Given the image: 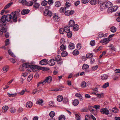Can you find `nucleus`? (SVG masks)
Returning a JSON list of instances; mask_svg holds the SVG:
<instances>
[{
  "label": "nucleus",
  "instance_id": "obj_54",
  "mask_svg": "<svg viewBox=\"0 0 120 120\" xmlns=\"http://www.w3.org/2000/svg\"><path fill=\"white\" fill-rule=\"evenodd\" d=\"M81 45L80 43H78L77 45V48L78 49L80 50L81 48Z\"/></svg>",
  "mask_w": 120,
  "mask_h": 120
},
{
  "label": "nucleus",
  "instance_id": "obj_52",
  "mask_svg": "<svg viewBox=\"0 0 120 120\" xmlns=\"http://www.w3.org/2000/svg\"><path fill=\"white\" fill-rule=\"evenodd\" d=\"M59 120H65V117L64 115H61L59 117Z\"/></svg>",
  "mask_w": 120,
  "mask_h": 120
},
{
  "label": "nucleus",
  "instance_id": "obj_49",
  "mask_svg": "<svg viewBox=\"0 0 120 120\" xmlns=\"http://www.w3.org/2000/svg\"><path fill=\"white\" fill-rule=\"evenodd\" d=\"M75 116L76 120H81L80 119L81 117L78 115L75 114Z\"/></svg>",
  "mask_w": 120,
  "mask_h": 120
},
{
  "label": "nucleus",
  "instance_id": "obj_35",
  "mask_svg": "<svg viewBox=\"0 0 120 120\" xmlns=\"http://www.w3.org/2000/svg\"><path fill=\"white\" fill-rule=\"evenodd\" d=\"M66 48V46L64 45L63 44H62V45L60 47V49L62 51L64 50Z\"/></svg>",
  "mask_w": 120,
  "mask_h": 120
},
{
  "label": "nucleus",
  "instance_id": "obj_63",
  "mask_svg": "<svg viewBox=\"0 0 120 120\" xmlns=\"http://www.w3.org/2000/svg\"><path fill=\"white\" fill-rule=\"evenodd\" d=\"M54 103L52 101H50L49 103V105L50 106L53 107L54 106Z\"/></svg>",
  "mask_w": 120,
  "mask_h": 120
},
{
  "label": "nucleus",
  "instance_id": "obj_48",
  "mask_svg": "<svg viewBox=\"0 0 120 120\" xmlns=\"http://www.w3.org/2000/svg\"><path fill=\"white\" fill-rule=\"evenodd\" d=\"M86 57L87 58H89L93 57V55L92 53H89L86 54Z\"/></svg>",
  "mask_w": 120,
  "mask_h": 120
},
{
  "label": "nucleus",
  "instance_id": "obj_9",
  "mask_svg": "<svg viewBox=\"0 0 120 120\" xmlns=\"http://www.w3.org/2000/svg\"><path fill=\"white\" fill-rule=\"evenodd\" d=\"M109 38H107L101 40L100 41V42L101 43H105V44H106L109 42Z\"/></svg>",
  "mask_w": 120,
  "mask_h": 120
},
{
  "label": "nucleus",
  "instance_id": "obj_1",
  "mask_svg": "<svg viewBox=\"0 0 120 120\" xmlns=\"http://www.w3.org/2000/svg\"><path fill=\"white\" fill-rule=\"evenodd\" d=\"M22 66L23 67L26 68V71H30L31 69H32L33 70L36 69H40L43 70H45V67H40L35 65H29V63L23 64H22Z\"/></svg>",
  "mask_w": 120,
  "mask_h": 120
},
{
  "label": "nucleus",
  "instance_id": "obj_38",
  "mask_svg": "<svg viewBox=\"0 0 120 120\" xmlns=\"http://www.w3.org/2000/svg\"><path fill=\"white\" fill-rule=\"evenodd\" d=\"M98 4H99L104 3L105 2L107 1L108 0H98Z\"/></svg>",
  "mask_w": 120,
  "mask_h": 120
},
{
  "label": "nucleus",
  "instance_id": "obj_23",
  "mask_svg": "<svg viewBox=\"0 0 120 120\" xmlns=\"http://www.w3.org/2000/svg\"><path fill=\"white\" fill-rule=\"evenodd\" d=\"M116 29L114 26H113L110 29V30L112 32L114 33L116 32Z\"/></svg>",
  "mask_w": 120,
  "mask_h": 120
},
{
  "label": "nucleus",
  "instance_id": "obj_24",
  "mask_svg": "<svg viewBox=\"0 0 120 120\" xmlns=\"http://www.w3.org/2000/svg\"><path fill=\"white\" fill-rule=\"evenodd\" d=\"M57 100L58 101L60 102L63 100V97L62 96L59 95L57 98Z\"/></svg>",
  "mask_w": 120,
  "mask_h": 120
},
{
  "label": "nucleus",
  "instance_id": "obj_58",
  "mask_svg": "<svg viewBox=\"0 0 120 120\" xmlns=\"http://www.w3.org/2000/svg\"><path fill=\"white\" fill-rule=\"evenodd\" d=\"M10 111L11 113H13L15 112V109L14 108H11L10 109Z\"/></svg>",
  "mask_w": 120,
  "mask_h": 120
},
{
  "label": "nucleus",
  "instance_id": "obj_60",
  "mask_svg": "<svg viewBox=\"0 0 120 120\" xmlns=\"http://www.w3.org/2000/svg\"><path fill=\"white\" fill-rule=\"evenodd\" d=\"M95 41L94 40L91 41L90 43V45L92 46L95 45Z\"/></svg>",
  "mask_w": 120,
  "mask_h": 120
},
{
  "label": "nucleus",
  "instance_id": "obj_16",
  "mask_svg": "<svg viewBox=\"0 0 120 120\" xmlns=\"http://www.w3.org/2000/svg\"><path fill=\"white\" fill-rule=\"evenodd\" d=\"M75 22L73 20H70L69 22V26L72 27L75 25Z\"/></svg>",
  "mask_w": 120,
  "mask_h": 120
},
{
  "label": "nucleus",
  "instance_id": "obj_19",
  "mask_svg": "<svg viewBox=\"0 0 120 120\" xmlns=\"http://www.w3.org/2000/svg\"><path fill=\"white\" fill-rule=\"evenodd\" d=\"M8 109V107L7 106H4L2 109V110L4 112H6Z\"/></svg>",
  "mask_w": 120,
  "mask_h": 120
},
{
  "label": "nucleus",
  "instance_id": "obj_50",
  "mask_svg": "<svg viewBox=\"0 0 120 120\" xmlns=\"http://www.w3.org/2000/svg\"><path fill=\"white\" fill-rule=\"evenodd\" d=\"M81 85L82 87L84 88L86 86V83L85 81L82 82L81 84Z\"/></svg>",
  "mask_w": 120,
  "mask_h": 120
},
{
  "label": "nucleus",
  "instance_id": "obj_5",
  "mask_svg": "<svg viewBox=\"0 0 120 120\" xmlns=\"http://www.w3.org/2000/svg\"><path fill=\"white\" fill-rule=\"evenodd\" d=\"M100 112L101 113L107 115L109 113L108 109L107 108H104L101 109Z\"/></svg>",
  "mask_w": 120,
  "mask_h": 120
},
{
  "label": "nucleus",
  "instance_id": "obj_7",
  "mask_svg": "<svg viewBox=\"0 0 120 120\" xmlns=\"http://www.w3.org/2000/svg\"><path fill=\"white\" fill-rule=\"evenodd\" d=\"M11 15H12V18L13 19V21L15 22H16L17 21V16L16 15V13L15 12H12L11 13Z\"/></svg>",
  "mask_w": 120,
  "mask_h": 120
},
{
  "label": "nucleus",
  "instance_id": "obj_4",
  "mask_svg": "<svg viewBox=\"0 0 120 120\" xmlns=\"http://www.w3.org/2000/svg\"><path fill=\"white\" fill-rule=\"evenodd\" d=\"M3 25L0 24V29L4 33L6 32L7 31L8 27L7 26H5L6 25V24H3Z\"/></svg>",
  "mask_w": 120,
  "mask_h": 120
},
{
  "label": "nucleus",
  "instance_id": "obj_12",
  "mask_svg": "<svg viewBox=\"0 0 120 120\" xmlns=\"http://www.w3.org/2000/svg\"><path fill=\"white\" fill-rule=\"evenodd\" d=\"M5 15H4L0 19L1 22V23L3 24H5L6 21V18L5 17Z\"/></svg>",
  "mask_w": 120,
  "mask_h": 120
},
{
  "label": "nucleus",
  "instance_id": "obj_10",
  "mask_svg": "<svg viewBox=\"0 0 120 120\" xmlns=\"http://www.w3.org/2000/svg\"><path fill=\"white\" fill-rule=\"evenodd\" d=\"M48 60H47L44 59L42 60L40 62V64L41 65H46L47 63Z\"/></svg>",
  "mask_w": 120,
  "mask_h": 120
},
{
  "label": "nucleus",
  "instance_id": "obj_17",
  "mask_svg": "<svg viewBox=\"0 0 120 120\" xmlns=\"http://www.w3.org/2000/svg\"><path fill=\"white\" fill-rule=\"evenodd\" d=\"M108 78V75H103L101 76V78L102 80H106Z\"/></svg>",
  "mask_w": 120,
  "mask_h": 120
},
{
  "label": "nucleus",
  "instance_id": "obj_22",
  "mask_svg": "<svg viewBox=\"0 0 120 120\" xmlns=\"http://www.w3.org/2000/svg\"><path fill=\"white\" fill-rule=\"evenodd\" d=\"M105 4L107 8L111 7L112 6V3L109 1L107 2Z\"/></svg>",
  "mask_w": 120,
  "mask_h": 120
},
{
  "label": "nucleus",
  "instance_id": "obj_15",
  "mask_svg": "<svg viewBox=\"0 0 120 120\" xmlns=\"http://www.w3.org/2000/svg\"><path fill=\"white\" fill-rule=\"evenodd\" d=\"M33 105L31 101H29L27 102L26 104V107L29 108L31 107Z\"/></svg>",
  "mask_w": 120,
  "mask_h": 120
},
{
  "label": "nucleus",
  "instance_id": "obj_3",
  "mask_svg": "<svg viewBox=\"0 0 120 120\" xmlns=\"http://www.w3.org/2000/svg\"><path fill=\"white\" fill-rule=\"evenodd\" d=\"M118 8V7L117 6H114L113 7H111L108 8V13H112L116 11Z\"/></svg>",
  "mask_w": 120,
  "mask_h": 120
},
{
  "label": "nucleus",
  "instance_id": "obj_8",
  "mask_svg": "<svg viewBox=\"0 0 120 120\" xmlns=\"http://www.w3.org/2000/svg\"><path fill=\"white\" fill-rule=\"evenodd\" d=\"M74 12V11H67L65 13V14L67 16H68L70 15H72Z\"/></svg>",
  "mask_w": 120,
  "mask_h": 120
},
{
  "label": "nucleus",
  "instance_id": "obj_36",
  "mask_svg": "<svg viewBox=\"0 0 120 120\" xmlns=\"http://www.w3.org/2000/svg\"><path fill=\"white\" fill-rule=\"evenodd\" d=\"M48 4L47 1L45 0H44L41 3V5L43 6H45Z\"/></svg>",
  "mask_w": 120,
  "mask_h": 120
},
{
  "label": "nucleus",
  "instance_id": "obj_27",
  "mask_svg": "<svg viewBox=\"0 0 120 120\" xmlns=\"http://www.w3.org/2000/svg\"><path fill=\"white\" fill-rule=\"evenodd\" d=\"M53 19L55 21H59L60 20L59 17L58 15H55L53 16Z\"/></svg>",
  "mask_w": 120,
  "mask_h": 120
},
{
  "label": "nucleus",
  "instance_id": "obj_31",
  "mask_svg": "<svg viewBox=\"0 0 120 120\" xmlns=\"http://www.w3.org/2000/svg\"><path fill=\"white\" fill-rule=\"evenodd\" d=\"M109 83L108 82L105 83L102 86V87L103 88H106L109 86Z\"/></svg>",
  "mask_w": 120,
  "mask_h": 120
},
{
  "label": "nucleus",
  "instance_id": "obj_44",
  "mask_svg": "<svg viewBox=\"0 0 120 120\" xmlns=\"http://www.w3.org/2000/svg\"><path fill=\"white\" fill-rule=\"evenodd\" d=\"M112 111L114 113H117L118 111V109L116 107L113 108L112 110Z\"/></svg>",
  "mask_w": 120,
  "mask_h": 120
},
{
  "label": "nucleus",
  "instance_id": "obj_51",
  "mask_svg": "<svg viewBox=\"0 0 120 120\" xmlns=\"http://www.w3.org/2000/svg\"><path fill=\"white\" fill-rule=\"evenodd\" d=\"M61 5L59 1H57L56 2L55 6L57 7H59Z\"/></svg>",
  "mask_w": 120,
  "mask_h": 120
},
{
  "label": "nucleus",
  "instance_id": "obj_18",
  "mask_svg": "<svg viewBox=\"0 0 120 120\" xmlns=\"http://www.w3.org/2000/svg\"><path fill=\"white\" fill-rule=\"evenodd\" d=\"M100 5H101L100 6V8L101 11H102L103 9H105L107 8L106 4L104 3L101 4Z\"/></svg>",
  "mask_w": 120,
  "mask_h": 120
},
{
  "label": "nucleus",
  "instance_id": "obj_11",
  "mask_svg": "<svg viewBox=\"0 0 120 120\" xmlns=\"http://www.w3.org/2000/svg\"><path fill=\"white\" fill-rule=\"evenodd\" d=\"M5 17L6 21L8 22L10 21L12 19V15H11V13L10 15L8 14L6 15H5Z\"/></svg>",
  "mask_w": 120,
  "mask_h": 120
},
{
  "label": "nucleus",
  "instance_id": "obj_14",
  "mask_svg": "<svg viewBox=\"0 0 120 120\" xmlns=\"http://www.w3.org/2000/svg\"><path fill=\"white\" fill-rule=\"evenodd\" d=\"M29 11L30 10L28 9H24L21 11V13L22 15H24L28 14L29 12Z\"/></svg>",
  "mask_w": 120,
  "mask_h": 120
},
{
  "label": "nucleus",
  "instance_id": "obj_34",
  "mask_svg": "<svg viewBox=\"0 0 120 120\" xmlns=\"http://www.w3.org/2000/svg\"><path fill=\"white\" fill-rule=\"evenodd\" d=\"M89 66L87 64H84L82 67V69L83 70H86L87 69L89 68Z\"/></svg>",
  "mask_w": 120,
  "mask_h": 120
},
{
  "label": "nucleus",
  "instance_id": "obj_29",
  "mask_svg": "<svg viewBox=\"0 0 120 120\" xmlns=\"http://www.w3.org/2000/svg\"><path fill=\"white\" fill-rule=\"evenodd\" d=\"M19 2L21 3L23 5H26L27 1L26 0H19Z\"/></svg>",
  "mask_w": 120,
  "mask_h": 120
},
{
  "label": "nucleus",
  "instance_id": "obj_57",
  "mask_svg": "<svg viewBox=\"0 0 120 120\" xmlns=\"http://www.w3.org/2000/svg\"><path fill=\"white\" fill-rule=\"evenodd\" d=\"M17 94L15 93L14 94H11L9 93H8V95L9 97H15L17 95Z\"/></svg>",
  "mask_w": 120,
  "mask_h": 120
},
{
  "label": "nucleus",
  "instance_id": "obj_55",
  "mask_svg": "<svg viewBox=\"0 0 120 120\" xmlns=\"http://www.w3.org/2000/svg\"><path fill=\"white\" fill-rule=\"evenodd\" d=\"M43 101L42 99H40L36 102V104H40L43 102Z\"/></svg>",
  "mask_w": 120,
  "mask_h": 120
},
{
  "label": "nucleus",
  "instance_id": "obj_64",
  "mask_svg": "<svg viewBox=\"0 0 120 120\" xmlns=\"http://www.w3.org/2000/svg\"><path fill=\"white\" fill-rule=\"evenodd\" d=\"M118 14L119 17L117 18L116 20L117 22H120V12L118 13Z\"/></svg>",
  "mask_w": 120,
  "mask_h": 120
},
{
  "label": "nucleus",
  "instance_id": "obj_53",
  "mask_svg": "<svg viewBox=\"0 0 120 120\" xmlns=\"http://www.w3.org/2000/svg\"><path fill=\"white\" fill-rule=\"evenodd\" d=\"M66 7L65 8H61L59 10V11L60 13L64 12L65 10Z\"/></svg>",
  "mask_w": 120,
  "mask_h": 120
},
{
  "label": "nucleus",
  "instance_id": "obj_25",
  "mask_svg": "<svg viewBox=\"0 0 120 120\" xmlns=\"http://www.w3.org/2000/svg\"><path fill=\"white\" fill-rule=\"evenodd\" d=\"M68 47L70 49H73L75 48L74 45L73 43H71L69 45Z\"/></svg>",
  "mask_w": 120,
  "mask_h": 120
},
{
  "label": "nucleus",
  "instance_id": "obj_61",
  "mask_svg": "<svg viewBox=\"0 0 120 120\" xmlns=\"http://www.w3.org/2000/svg\"><path fill=\"white\" fill-rule=\"evenodd\" d=\"M93 108H95L96 109H100V106L99 105H94Z\"/></svg>",
  "mask_w": 120,
  "mask_h": 120
},
{
  "label": "nucleus",
  "instance_id": "obj_28",
  "mask_svg": "<svg viewBox=\"0 0 120 120\" xmlns=\"http://www.w3.org/2000/svg\"><path fill=\"white\" fill-rule=\"evenodd\" d=\"M40 5V4H39L37 3H35L34 4L33 6L35 8L37 9L39 7Z\"/></svg>",
  "mask_w": 120,
  "mask_h": 120
},
{
  "label": "nucleus",
  "instance_id": "obj_30",
  "mask_svg": "<svg viewBox=\"0 0 120 120\" xmlns=\"http://www.w3.org/2000/svg\"><path fill=\"white\" fill-rule=\"evenodd\" d=\"M79 29L78 25L76 24L75 25L73 26V30L75 31H76Z\"/></svg>",
  "mask_w": 120,
  "mask_h": 120
},
{
  "label": "nucleus",
  "instance_id": "obj_47",
  "mask_svg": "<svg viewBox=\"0 0 120 120\" xmlns=\"http://www.w3.org/2000/svg\"><path fill=\"white\" fill-rule=\"evenodd\" d=\"M33 77V75L32 74H30L28 76L27 79L28 81L29 82L32 79Z\"/></svg>",
  "mask_w": 120,
  "mask_h": 120
},
{
  "label": "nucleus",
  "instance_id": "obj_33",
  "mask_svg": "<svg viewBox=\"0 0 120 120\" xmlns=\"http://www.w3.org/2000/svg\"><path fill=\"white\" fill-rule=\"evenodd\" d=\"M96 1V0H90V3L92 5H95L97 3Z\"/></svg>",
  "mask_w": 120,
  "mask_h": 120
},
{
  "label": "nucleus",
  "instance_id": "obj_43",
  "mask_svg": "<svg viewBox=\"0 0 120 120\" xmlns=\"http://www.w3.org/2000/svg\"><path fill=\"white\" fill-rule=\"evenodd\" d=\"M92 94H93L94 93H92ZM96 93H94V94H95L96 95H97V96L99 98H100L101 97H102L103 96V94H96Z\"/></svg>",
  "mask_w": 120,
  "mask_h": 120
},
{
  "label": "nucleus",
  "instance_id": "obj_41",
  "mask_svg": "<svg viewBox=\"0 0 120 120\" xmlns=\"http://www.w3.org/2000/svg\"><path fill=\"white\" fill-rule=\"evenodd\" d=\"M8 52L9 54L13 57H15V56L13 54V53L12 52L11 50L9 49L8 50Z\"/></svg>",
  "mask_w": 120,
  "mask_h": 120
},
{
  "label": "nucleus",
  "instance_id": "obj_46",
  "mask_svg": "<svg viewBox=\"0 0 120 120\" xmlns=\"http://www.w3.org/2000/svg\"><path fill=\"white\" fill-rule=\"evenodd\" d=\"M33 2L32 1H29L28 2L27 1V3H26V5L28 6H31L33 5Z\"/></svg>",
  "mask_w": 120,
  "mask_h": 120
},
{
  "label": "nucleus",
  "instance_id": "obj_45",
  "mask_svg": "<svg viewBox=\"0 0 120 120\" xmlns=\"http://www.w3.org/2000/svg\"><path fill=\"white\" fill-rule=\"evenodd\" d=\"M50 116L52 118L53 117L55 116V113L54 112L51 111L49 114Z\"/></svg>",
  "mask_w": 120,
  "mask_h": 120
},
{
  "label": "nucleus",
  "instance_id": "obj_6",
  "mask_svg": "<svg viewBox=\"0 0 120 120\" xmlns=\"http://www.w3.org/2000/svg\"><path fill=\"white\" fill-rule=\"evenodd\" d=\"M52 80V78L51 76H49L46 78V79L43 81V84H45L46 82L48 83H50Z\"/></svg>",
  "mask_w": 120,
  "mask_h": 120
},
{
  "label": "nucleus",
  "instance_id": "obj_13",
  "mask_svg": "<svg viewBox=\"0 0 120 120\" xmlns=\"http://www.w3.org/2000/svg\"><path fill=\"white\" fill-rule=\"evenodd\" d=\"M48 63L50 66H53L55 64V61L54 59H51L48 61Z\"/></svg>",
  "mask_w": 120,
  "mask_h": 120
},
{
  "label": "nucleus",
  "instance_id": "obj_59",
  "mask_svg": "<svg viewBox=\"0 0 120 120\" xmlns=\"http://www.w3.org/2000/svg\"><path fill=\"white\" fill-rule=\"evenodd\" d=\"M75 96L77 97H78L80 99H82V97L81 96L80 94L79 93H77L75 95Z\"/></svg>",
  "mask_w": 120,
  "mask_h": 120
},
{
  "label": "nucleus",
  "instance_id": "obj_56",
  "mask_svg": "<svg viewBox=\"0 0 120 120\" xmlns=\"http://www.w3.org/2000/svg\"><path fill=\"white\" fill-rule=\"evenodd\" d=\"M60 33L61 34H63L64 33V30L63 28H61L59 30Z\"/></svg>",
  "mask_w": 120,
  "mask_h": 120
},
{
  "label": "nucleus",
  "instance_id": "obj_21",
  "mask_svg": "<svg viewBox=\"0 0 120 120\" xmlns=\"http://www.w3.org/2000/svg\"><path fill=\"white\" fill-rule=\"evenodd\" d=\"M64 31L66 33L69 32L70 30V27L68 26H65L64 28Z\"/></svg>",
  "mask_w": 120,
  "mask_h": 120
},
{
  "label": "nucleus",
  "instance_id": "obj_42",
  "mask_svg": "<svg viewBox=\"0 0 120 120\" xmlns=\"http://www.w3.org/2000/svg\"><path fill=\"white\" fill-rule=\"evenodd\" d=\"M12 4V3H10L8 4L5 6L4 9H6L9 8L11 6Z\"/></svg>",
  "mask_w": 120,
  "mask_h": 120
},
{
  "label": "nucleus",
  "instance_id": "obj_40",
  "mask_svg": "<svg viewBox=\"0 0 120 120\" xmlns=\"http://www.w3.org/2000/svg\"><path fill=\"white\" fill-rule=\"evenodd\" d=\"M61 58V57L60 56H57L55 57V59L56 61H60Z\"/></svg>",
  "mask_w": 120,
  "mask_h": 120
},
{
  "label": "nucleus",
  "instance_id": "obj_20",
  "mask_svg": "<svg viewBox=\"0 0 120 120\" xmlns=\"http://www.w3.org/2000/svg\"><path fill=\"white\" fill-rule=\"evenodd\" d=\"M9 67L8 65H6L4 66L3 68V71L4 72H6L8 70Z\"/></svg>",
  "mask_w": 120,
  "mask_h": 120
},
{
  "label": "nucleus",
  "instance_id": "obj_39",
  "mask_svg": "<svg viewBox=\"0 0 120 120\" xmlns=\"http://www.w3.org/2000/svg\"><path fill=\"white\" fill-rule=\"evenodd\" d=\"M73 54L74 55H77L79 54V52L77 49H75L73 52Z\"/></svg>",
  "mask_w": 120,
  "mask_h": 120
},
{
  "label": "nucleus",
  "instance_id": "obj_37",
  "mask_svg": "<svg viewBox=\"0 0 120 120\" xmlns=\"http://www.w3.org/2000/svg\"><path fill=\"white\" fill-rule=\"evenodd\" d=\"M67 53L65 51H63L61 53V56L63 57H64L67 56Z\"/></svg>",
  "mask_w": 120,
  "mask_h": 120
},
{
  "label": "nucleus",
  "instance_id": "obj_26",
  "mask_svg": "<svg viewBox=\"0 0 120 120\" xmlns=\"http://www.w3.org/2000/svg\"><path fill=\"white\" fill-rule=\"evenodd\" d=\"M79 103V101L78 100H74L73 102V104L74 106H77Z\"/></svg>",
  "mask_w": 120,
  "mask_h": 120
},
{
  "label": "nucleus",
  "instance_id": "obj_2",
  "mask_svg": "<svg viewBox=\"0 0 120 120\" xmlns=\"http://www.w3.org/2000/svg\"><path fill=\"white\" fill-rule=\"evenodd\" d=\"M50 6H47L46 7L47 8L44 10L43 11V13L44 15L46 16L48 15L51 16L52 14V12L50 11H49L48 9L49 8Z\"/></svg>",
  "mask_w": 120,
  "mask_h": 120
},
{
  "label": "nucleus",
  "instance_id": "obj_32",
  "mask_svg": "<svg viewBox=\"0 0 120 120\" xmlns=\"http://www.w3.org/2000/svg\"><path fill=\"white\" fill-rule=\"evenodd\" d=\"M67 33V36L69 38H71L72 36V33L71 31H70L66 32Z\"/></svg>",
  "mask_w": 120,
  "mask_h": 120
},
{
  "label": "nucleus",
  "instance_id": "obj_62",
  "mask_svg": "<svg viewBox=\"0 0 120 120\" xmlns=\"http://www.w3.org/2000/svg\"><path fill=\"white\" fill-rule=\"evenodd\" d=\"M48 3L50 5H52L53 3V0H49L48 1H47Z\"/></svg>",
  "mask_w": 120,
  "mask_h": 120
}]
</instances>
